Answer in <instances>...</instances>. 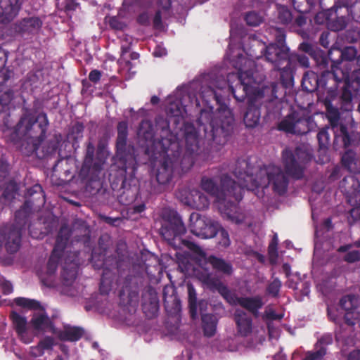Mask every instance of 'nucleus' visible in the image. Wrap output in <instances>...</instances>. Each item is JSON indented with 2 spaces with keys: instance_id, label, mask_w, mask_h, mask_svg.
Segmentation results:
<instances>
[{
  "instance_id": "26",
  "label": "nucleus",
  "mask_w": 360,
  "mask_h": 360,
  "mask_svg": "<svg viewBox=\"0 0 360 360\" xmlns=\"http://www.w3.org/2000/svg\"><path fill=\"white\" fill-rule=\"evenodd\" d=\"M196 276L206 288L212 292H218L226 302L232 300L231 295L233 292L221 281L219 276L207 271L198 272Z\"/></svg>"
},
{
  "instance_id": "48",
  "label": "nucleus",
  "mask_w": 360,
  "mask_h": 360,
  "mask_svg": "<svg viewBox=\"0 0 360 360\" xmlns=\"http://www.w3.org/2000/svg\"><path fill=\"white\" fill-rule=\"evenodd\" d=\"M358 174L352 173V174L348 175L343 179L342 186L345 187V190L347 192L355 193L359 191L360 181L359 176H357Z\"/></svg>"
},
{
  "instance_id": "19",
  "label": "nucleus",
  "mask_w": 360,
  "mask_h": 360,
  "mask_svg": "<svg viewBox=\"0 0 360 360\" xmlns=\"http://www.w3.org/2000/svg\"><path fill=\"white\" fill-rule=\"evenodd\" d=\"M266 98H259L255 101V100L252 99L248 101V105L247 108V110L244 115L243 121L245 126L248 128H253L256 127L260 120L261 112L259 105L264 103L265 107L266 108L267 114H277L281 112V106L278 104H276L275 102L271 103L270 105L271 112L269 111L267 108V105H269L268 101H266Z\"/></svg>"
},
{
  "instance_id": "47",
  "label": "nucleus",
  "mask_w": 360,
  "mask_h": 360,
  "mask_svg": "<svg viewBox=\"0 0 360 360\" xmlns=\"http://www.w3.org/2000/svg\"><path fill=\"white\" fill-rule=\"evenodd\" d=\"M61 135L55 134L53 137L49 140L43 146H42V155L39 157L40 158H44L48 157L49 155H52L55 154L58 148L59 144L61 141Z\"/></svg>"
},
{
  "instance_id": "58",
  "label": "nucleus",
  "mask_w": 360,
  "mask_h": 360,
  "mask_svg": "<svg viewBox=\"0 0 360 360\" xmlns=\"http://www.w3.org/2000/svg\"><path fill=\"white\" fill-rule=\"evenodd\" d=\"M54 345V339L51 336H46L40 340L36 347L39 355H42L45 350L52 349Z\"/></svg>"
},
{
  "instance_id": "37",
  "label": "nucleus",
  "mask_w": 360,
  "mask_h": 360,
  "mask_svg": "<svg viewBox=\"0 0 360 360\" xmlns=\"http://www.w3.org/2000/svg\"><path fill=\"white\" fill-rule=\"evenodd\" d=\"M342 166L349 172L359 174L360 172V165L356 153L352 150H347L342 156L341 159Z\"/></svg>"
},
{
  "instance_id": "10",
  "label": "nucleus",
  "mask_w": 360,
  "mask_h": 360,
  "mask_svg": "<svg viewBox=\"0 0 360 360\" xmlns=\"http://www.w3.org/2000/svg\"><path fill=\"white\" fill-rule=\"evenodd\" d=\"M281 160L285 174L292 179L300 180L303 178L307 166L312 160V155L300 146L295 149L286 148L282 151Z\"/></svg>"
},
{
  "instance_id": "14",
  "label": "nucleus",
  "mask_w": 360,
  "mask_h": 360,
  "mask_svg": "<svg viewBox=\"0 0 360 360\" xmlns=\"http://www.w3.org/2000/svg\"><path fill=\"white\" fill-rule=\"evenodd\" d=\"M186 142V151L183 156H181L182 148L179 143V163L177 167H181L182 170L188 169L192 167L195 162L194 155L200 152V142L198 131L193 123H185L184 124V134Z\"/></svg>"
},
{
  "instance_id": "49",
  "label": "nucleus",
  "mask_w": 360,
  "mask_h": 360,
  "mask_svg": "<svg viewBox=\"0 0 360 360\" xmlns=\"http://www.w3.org/2000/svg\"><path fill=\"white\" fill-rule=\"evenodd\" d=\"M14 302L17 306L30 310H44L41 303L34 299L19 297L14 299Z\"/></svg>"
},
{
  "instance_id": "59",
  "label": "nucleus",
  "mask_w": 360,
  "mask_h": 360,
  "mask_svg": "<svg viewBox=\"0 0 360 360\" xmlns=\"http://www.w3.org/2000/svg\"><path fill=\"white\" fill-rule=\"evenodd\" d=\"M357 0H338L334 2L333 8L337 12L338 9L345 8L347 14L352 15V7Z\"/></svg>"
},
{
  "instance_id": "15",
  "label": "nucleus",
  "mask_w": 360,
  "mask_h": 360,
  "mask_svg": "<svg viewBox=\"0 0 360 360\" xmlns=\"http://www.w3.org/2000/svg\"><path fill=\"white\" fill-rule=\"evenodd\" d=\"M314 126L315 122L311 117L292 111L279 122L278 129L291 134L304 135L311 131Z\"/></svg>"
},
{
  "instance_id": "18",
  "label": "nucleus",
  "mask_w": 360,
  "mask_h": 360,
  "mask_svg": "<svg viewBox=\"0 0 360 360\" xmlns=\"http://www.w3.org/2000/svg\"><path fill=\"white\" fill-rule=\"evenodd\" d=\"M255 167L252 166L246 160L238 159L236 162L233 173L238 180L236 184L240 186L243 195L245 188L252 191L255 189L256 186H253L254 180L259 179L257 177L258 170L255 174Z\"/></svg>"
},
{
  "instance_id": "4",
  "label": "nucleus",
  "mask_w": 360,
  "mask_h": 360,
  "mask_svg": "<svg viewBox=\"0 0 360 360\" xmlns=\"http://www.w3.org/2000/svg\"><path fill=\"white\" fill-rule=\"evenodd\" d=\"M24 110L11 139L15 143L21 142V152L30 156L34 153L38 154L39 146L46 139L49 121L44 112L35 115L32 110L25 108Z\"/></svg>"
},
{
  "instance_id": "17",
  "label": "nucleus",
  "mask_w": 360,
  "mask_h": 360,
  "mask_svg": "<svg viewBox=\"0 0 360 360\" xmlns=\"http://www.w3.org/2000/svg\"><path fill=\"white\" fill-rule=\"evenodd\" d=\"M120 168L124 172L125 175L122 180L120 187L122 191L118 195V200L122 205H130L136 202L138 198H140L138 181L135 177L137 168L134 172H131L130 169L125 172L122 167Z\"/></svg>"
},
{
  "instance_id": "11",
  "label": "nucleus",
  "mask_w": 360,
  "mask_h": 360,
  "mask_svg": "<svg viewBox=\"0 0 360 360\" xmlns=\"http://www.w3.org/2000/svg\"><path fill=\"white\" fill-rule=\"evenodd\" d=\"M257 177L253 186L257 188H266L271 185L273 191L279 195H284L289 184V180L285 172L281 167L274 165L260 168L257 172Z\"/></svg>"
},
{
  "instance_id": "51",
  "label": "nucleus",
  "mask_w": 360,
  "mask_h": 360,
  "mask_svg": "<svg viewBox=\"0 0 360 360\" xmlns=\"http://www.w3.org/2000/svg\"><path fill=\"white\" fill-rule=\"evenodd\" d=\"M278 19L283 25H288L292 21V15L290 10L285 6L278 5Z\"/></svg>"
},
{
  "instance_id": "12",
  "label": "nucleus",
  "mask_w": 360,
  "mask_h": 360,
  "mask_svg": "<svg viewBox=\"0 0 360 360\" xmlns=\"http://www.w3.org/2000/svg\"><path fill=\"white\" fill-rule=\"evenodd\" d=\"M91 262L95 269H103L99 290L102 295H108L112 290L115 274L113 271L118 268V261L115 255L105 257V255L92 252Z\"/></svg>"
},
{
  "instance_id": "30",
  "label": "nucleus",
  "mask_w": 360,
  "mask_h": 360,
  "mask_svg": "<svg viewBox=\"0 0 360 360\" xmlns=\"http://www.w3.org/2000/svg\"><path fill=\"white\" fill-rule=\"evenodd\" d=\"M299 49L307 53L320 69H326L328 67L329 58L324 51L308 42L301 43Z\"/></svg>"
},
{
  "instance_id": "23",
  "label": "nucleus",
  "mask_w": 360,
  "mask_h": 360,
  "mask_svg": "<svg viewBox=\"0 0 360 360\" xmlns=\"http://www.w3.org/2000/svg\"><path fill=\"white\" fill-rule=\"evenodd\" d=\"M79 252H67L62 265L60 280L64 287L69 288L75 282L79 265Z\"/></svg>"
},
{
  "instance_id": "57",
  "label": "nucleus",
  "mask_w": 360,
  "mask_h": 360,
  "mask_svg": "<svg viewBox=\"0 0 360 360\" xmlns=\"http://www.w3.org/2000/svg\"><path fill=\"white\" fill-rule=\"evenodd\" d=\"M355 298L354 296L351 295H347L343 296L339 302V305L342 309L347 311H353L356 309V305L354 304Z\"/></svg>"
},
{
  "instance_id": "38",
  "label": "nucleus",
  "mask_w": 360,
  "mask_h": 360,
  "mask_svg": "<svg viewBox=\"0 0 360 360\" xmlns=\"http://www.w3.org/2000/svg\"><path fill=\"white\" fill-rule=\"evenodd\" d=\"M188 309L191 318L195 320L198 316V306L201 308L203 300L198 302L196 290L191 283L187 284Z\"/></svg>"
},
{
  "instance_id": "33",
  "label": "nucleus",
  "mask_w": 360,
  "mask_h": 360,
  "mask_svg": "<svg viewBox=\"0 0 360 360\" xmlns=\"http://www.w3.org/2000/svg\"><path fill=\"white\" fill-rule=\"evenodd\" d=\"M182 201L186 205L198 210L207 209L210 205L207 197L198 189L191 190Z\"/></svg>"
},
{
  "instance_id": "1",
  "label": "nucleus",
  "mask_w": 360,
  "mask_h": 360,
  "mask_svg": "<svg viewBox=\"0 0 360 360\" xmlns=\"http://www.w3.org/2000/svg\"><path fill=\"white\" fill-rule=\"evenodd\" d=\"M200 97L207 108L200 111L197 119L198 131L204 133V139L208 146H222L233 131L232 111L224 103V97L210 86L202 89Z\"/></svg>"
},
{
  "instance_id": "34",
  "label": "nucleus",
  "mask_w": 360,
  "mask_h": 360,
  "mask_svg": "<svg viewBox=\"0 0 360 360\" xmlns=\"http://www.w3.org/2000/svg\"><path fill=\"white\" fill-rule=\"evenodd\" d=\"M266 44L255 37L250 36L249 37V42L245 45V50L247 55L252 58L259 60L264 58L266 49Z\"/></svg>"
},
{
  "instance_id": "24",
  "label": "nucleus",
  "mask_w": 360,
  "mask_h": 360,
  "mask_svg": "<svg viewBox=\"0 0 360 360\" xmlns=\"http://www.w3.org/2000/svg\"><path fill=\"white\" fill-rule=\"evenodd\" d=\"M43 25L39 17H25L13 23L12 29L15 34L25 39H31L39 34Z\"/></svg>"
},
{
  "instance_id": "7",
  "label": "nucleus",
  "mask_w": 360,
  "mask_h": 360,
  "mask_svg": "<svg viewBox=\"0 0 360 360\" xmlns=\"http://www.w3.org/2000/svg\"><path fill=\"white\" fill-rule=\"evenodd\" d=\"M162 219L160 234L169 245L174 249H178L181 245H184L195 252L201 251L200 248L195 243L181 238L186 229L176 211L169 208L164 209L162 212Z\"/></svg>"
},
{
  "instance_id": "5",
  "label": "nucleus",
  "mask_w": 360,
  "mask_h": 360,
  "mask_svg": "<svg viewBox=\"0 0 360 360\" xmlns=\"http://www.w3.org/2000/svg\"><path fill=\"white\" fill-rule=\"evenodd\" d=\"M184 109L180 101L176 100L170 102L166 108L167 118L157 116L155 120V127L150 121H142L139 127L138 134L145 140L163 139L165 137H169L163 133V129L158 126L159 119H162L167 124L165 128L171 135L175 137V141H179V132L181 131L184 134V124L188 123V122H184Z\"/></svg>"
},
{
  "instance_id": "41",
  "label": "nucleus",
  "mask_w": 360,
  "mask_h": 360,
  "mask_svg": "<svg viewBox=\"0 0 360 360\" xmlns=\"http://www.w3.org/2000/svg\"><path fill=\"white\" fill-rule=\"evenodd\" d=\"M10 318L18 335L22 336L27 332L28 323L26 317L20 315L16 311H11Z\"/></svg>"
},
{
  "instance_id": "53",
  "label": "nucleus",
  "mask_w": 360,
  "mask_h": 360,
  "mask_svg": "<svg viewBox=\"0 0 360 360\" xmlns=\"http://www.w3.org/2000/svg\"><path fill=\"white\" fill-rule=\"evenodd\" d=\"M101 169V165L94 162V157L85 156L81 169V174H88L92 171L99 172Z\"/></svg>"
},
{
  "instance_id": "54",
  "label": "nucleus",
  "mask_w": 360,
  "mask_h": 360,
  "mask_svg": "<svg viewBox=\"0 0 360 360\" xmlns=\"http://www.w3.org/2000/svg\"><path fill=\"white\" fill-rule=\"evenodd\" d=\"M68 159L61 158L57 160L53 167V172L56 174H63L67 177L70 174V168L68 167Z\"/></svg>"
},
{
  "instance_id": "27",
  "label": "nucleus",
  "mask_w": 360,
  "mask_h": 360,
  "mask_svg": "<svg viewBox=\"0 0 360 360\" xmlns=\"http://www.w3.org/2000/svg\"><path fill=\"white\" fill-rule=\"evenodd\" d=\"M231 300L228 303L231 306L239 305L250 312L255 318L259 317V310L264 306V301L260 295L252 297H238L235 293L231 295Z\"/></svg>"
},
{
  "instance_id": "55",
  "label": "nucleus",
  "mask_w": 360,
  "mask_h": 360,
  "mask_svg": "<svg viewBox=\"0 0 360 360\" xmlns=\"http://www.w3.org/2000/svg\"><path fill=\"white\" fill-rule=\"evenodd\" d=\"M14 97V92L8 89L0 94V114L8 110V105Z\"/></svg>"
},
{
  "instance_id": "36",
  "label": "nucleus",
  "mask_w": 360,
  "mask_h": 360,
  "mask_svg": "<svg viewBox=\"0 0 360 360\" xmlns=\"http://www.w3.org/2000/svg\"><path fill=\"white\" fill-rule=\"evenodd\" d=\"M206 262L210 264L212 269L217 272L221 273L225 276H231L233 272L231 263L226 262L222 258L210 255L206 259Z\"/></svg>"
},
{
  "instance_id": "6",
  "label": "nucleus",
  "mask_w": 360,
  "mask_h": 360,
  "mask_svg": "<svg viewBox=\"0 0 360 360\" xmlns=\"http://www.w3.org/2000/svg\"><path fill=\"white\" fill-rule=\"evenodd\" d=\"M158 123V126L163 129V133L169 137H165L163 139H153L148 141L152 142L158 153L164 155L163 159L157 168L155 176L159 184L167 185L171 181L174 170L179 163V141H175V137L171 135L165 128L167 124L165 120L159 119Z\"/></svg>"
},
{
  "instance_id": "60",
  "label": "nucleus",
  "mask_w": 360,
  "mask_h": 360,
  "mask_svg": "<svg viewBox=\"0 0 360 360\" xmlns=\"http://www.w3.org/2000/svg\"><path fill=\"white\" fill-rule=\"evenodd\" d=\"M282 286L281 281L278 278H275L274 280L267 285L266 293L273 297H277L279 295L281 288Z\"/></svg>"
},
{
  "instance_id": "35",
  "label": "nucleus",
  "mask_w": 360,
  "mask_h": 360,
  "mask_svg": "<svg viewBox=\"0 0 360 360\" xmlns=\"http://www.w3.org/2000/svg\"><path fill=\"white\" fill-rule=\"evenodd\" d=\"M34 330L37 331L46 330L47 329L53 332L54 326L47 314L44 311L42 313L34 314L30 322Z\"/></svg>"
},
{
  "instance_id": "43",
  "label": "nucleus",
  "mask_w": 360,
  "mask_h": 360,
  "mask_svg": "<svg viewBox=\"0 0 360 360\" xmlns=\"http://www.w3.org/2000/svg\"><path fill=\"white\" fill-rule=\"evenodd\" d=\"M338 9V11H339ZM330 11H334L335 14V17L334 18L330 19L329 18H326L325 20L326 21L328 27L334 32H338L343 30L347 25V19L345 16L341 15L338 16V11H335L333 8V6L330 8Z\"/></svg>"
},
{
  "instance_id": "2",
  "label": "nucleus",
  "mask_w": 360,
  "mask_h": 360,
  "mask_svg": "<svg viewBox=\"0 0 360 360\" xmlns=\"http://www.w3.org/2000/svg\"><path fill=\"white\" fill-rule=\"evenodd\" d=\"M45 202V195L41 185L37 184L27 188L24 204L15 213V222L0 228V246H4L8 253L13 254L18 251L21 245L22 233L27 225L32 238H44V233L33 230L29 222L31 214L39 211Z\"/></svg>"
},
{
  "instance_id": "52",
  "label": "nucleus",
  "mask_w": 360,
  "mask_h": 360,
  "mask_svg": "<svg viewBox=\"0 0 360 360\" xmlns=\"http://www.w3.org/2000/svg\"><path fill=\"white\" fill-rule=\"evenodd\" d=\"M329 127L326 126L321 128L317 134V140L319 149H326L330 145V135L328 133Z\"/></svg>"
},
{
  "instance_id": "3",
  "label": "nucleus",
  "mask_w": 360,
  "mask_h": 360,
  "mask_svg": "<svg viewBox=\"0 0 360 360\" xmlns=\"http://www.w3.org/2000/svg\"><path fill=\"white\" fill-rule=\"evenodd\" d=\"M235 68L238 69L237 73L232 72L227 75L229 89L234 98L238 102H243L246 98H248V101L252 99L258 101L259 98H266V101L269 103L267 108L271 112V102L277 97L278 85L273 84L271 86H263L261 88L255 86L257 82L255 74L259 70L257 63L252 59L240 55Z\"/></svg>"
},
{
  "instance_id": "29",
  "label": "nucleus",
  "mask_w": 360,
  "mask_h": 360,
  "mask_svg": "<svg viewBox=\"0 0 360 360\" xmlns=\"http://www.w3.org/2000/svg\"><path fill=\"white\" fill-rule=\"evenodd\" d=\"M22 0L0 1V23L8 24L18 14Z\"/></svg>"
},
{
  "instance_id": "50",
  "label": "nucleus",
  "mask_w": 360,
  "mask_h": 360,
  "mask_svg": "<svg viewBox=\"0 0 360 360\" xmlns=\"http://www.w3.org/2000/svg\"><path fill=\"white\" fill-rule=\"evenodd\" d=\"M339 53L340 56L339 58L337 59L335 61H341L342 65H345L342 63L343 60L347 61H352L354 60L356 57L357 51L356 49L353 46H347L344 48L342 50H340L339 49H335ZM333 64V61H335L333 59H330Z\"/></svg>"
},
{
  "instance_id": "64",
  "label": "nucleus",
  "mask_w": 360,
  "mask_h": 360,
  "mask_svg": "<svg viewBox=\"0 0 360 360\" xmlns=\"http://www.w3.org/2000/svg\"><path fill=\"white\" fill-rule=\"evenodd\" d=\"M109 26L115 30H122L125 27V24L121 22L116 16H111L108 20Z\"/></svg>"
},
{
  "instance_id": "40",
  "label": "nucleus",
  "mask_w": 360,
  "mask_h": 360,
  "mask_svg": "<svg viewBox=\"0 0 360 360\" xmlns=\"http://www.w3.org/2000/svg\"><path fill=\"white\" fill-rule=\"evenodd\" d=\"M201 319L204 335L208 338L214 336L217 325L216 316L211 314H205L202 315Z\"/></svg>"
},
{
  "instance_id": "22",
  "label": "nucleus",
  "mask_w": 360,
  "mask_h": 360,
  "mask_svg": "<svg viewBox=\"0 0 360 360\" xmlns=\"http://www.w3.org/2000/svg\"><path fill=\"white\" fill-rule=\"evenodd\" d=\"M271 77L277 78V80L270 83L269 86H271L273 84L278 85L276 96L277 97L274 98L271 102H275L279 105H282V103L278 99L279 95H281L283 91L288 87L291 86L293 84V68L292 67V62L288 65L281 66L280 68H272L271 70Z\"/></svg>"
},
{
  "instance_id": "32",
  "label": "nucleus",
  "mask_w": 360,
  "mask_h": 360,
  "mask_svg": "<svg viewBox=\"0 0 360 360\" xmlns=\"http://www.w3.org/2000/svg\"><path fill=\"white\" fill-rule=\"evenodd\" d=\"M238 333L242 337H247L252 332V319L245 311L237 309L234 313Z\"/></svg>"
},
{
  "instance_id": "46",
  "label": "nucleus",
  "mask_w": 360,
  "mask_h": 360,
  "mask_svg": "<svg viewBox=\"0 0 360 360\" xmlns=\"http://www.w3.org/2000/svg\"><path fill=\"white\" fill-rule=\"evenodd\" d=\"M295 10L300 13L310 12L316 6L321 8V0H291Z\"/></svg>"
},
{
  "instance_id": "61",
  "label": "nucleus",
  "mask_w": 360,
  "mask_h": 360,
  "mask_svg": "<svg viewBox=\"0 0 360 360\" xmlns=\"http://www.w3.org/2000/svg\"><path fill=\"white\" fill-rule=\"evenodd\" d=\"M245 20L250 26H258L262 23V18L257 12L251 11L245 14Z\"/></svg>"
},
{
  "instance_id": "20",
  "label": "nucleus",
  "mask_w": 360,
  "mask_h": 360,
  "mask_svg": "<svg viewBox=\"0 0 360 360\" xmlns=\"http://www.w3.org/2000/svg\"><path fill=\"white\" fill-rule=\"evenodd\" d=\"M220 228V224L205 216L196 214L191 216L190 229L193 234L202 238H211L214 237Z\"/></svg>"
},
{
  "instance_id": "13",
  "label": "nucleus",
  "mask_w": 360,
  "mask_h": 360,
  "mask_svg": "<svg viewBox=\"0 0 360 360\" xmlns=\"http://www.w3.org/2000/svg\"><path fill=\"white\" fill-rule=\"evenodd\" d=\"M117 136L115 144V158L117 160V164L125 172L130 169L134 172L136 169V159L129 147L127 146L128 136V123L127 121L119 122L117 126Z\"/></svg>"
},
{
  "instance_id": "45",
  "label": "nucleus",
  "mask_w": 360,
  "mask_h": 360,
  "mask_svg": "<svg viewBox=\"0 0 360 360\" xmlns=\"http://www.w3.org/2000/svg\"><path fill=\"white\" fill-rule=\"evenodd\" d=\"M164 307L169 316H176L181 309V300L176 295L165 296Z\"/></svg>"
},
{
  "instance_id": "39",
  "label": "nucleus",
  "mask_w": 360,
  "mask_h": 360,
  "mask_svg": "<svg viewBox=\"0 0 360 360\" xmlns=\"http://www.w3.org/2000/svg\"><path fill=\"white\" fill-rule=\"evenodd\" d=\"M84 330L81 327L67 326L60 331L58 336L61 340L76 342L82 338Z\"/></svg>"
},
{
  "instance_id": "42",
  "label": "nucleus",
  "mask_w": 360,
  "mask_h": 360,
  "mask_svg": "<svg viewBox=\"0 0 360 360\" xmlns=\"http://www.w3.org/2000/svg\"><path fill=\"white\" fill-rule=\"evenodd\" d=\"M64 252L58 249L53 248L46 264V274L49 276H53L56 272L58 264L61 262Z\"/></svg>"
},
{
  "instance_id": "21",
  "label": "nucleus",
  "mask_w": 360,
  "mask_h": 360,
  "mask_svg": "<svg viewBox=\"0 0 360 360\" xmlns=\"http://www.w3.org/2000/svg\"><path fill=\"white\" fill-rule=\"evenodd\" d=\"M330 77L333 78V64L330 70H323L320 75L313 71L306 72L302 79V87L304 91L309 93L325 90Z\"/></svg>"
},
{
  "instance_id": "63",
  "label": "nucleus",
  "mask_w": 360,
  "mask_h": 360,
  "mask_svg": "<svg viewBox=\"0 0 360 360\" xmlns=\"http://www.w3.org/2000/svg\"><path fill=\"white\" fill-rule=\"evenodd\" d=\"M283 317V314H276L275 310L273 309L265 310L264 313L262 316L263 320L267 321L281 320Z\"/></svg>"
},
{
  "instance_id": "28",
  "label": "nucleus",
  "mask_w": 360,
  "mask_h": 360,
  "mask_svg": "<svg viewBox=\"0 0 360 360\" xmlns=\"http://www.w3.org/2000/svg\"><path fill=\"white\" fill-rule=\"evenodd\" d=\"M240 201V200H235L232 196H229L226 201L220 202L221 205L220 207L221 212L229 220L236 224L243 223L245 219V213L238 205Z\"/></svg>"
},
{
  "instance_id": "44",
  "label": "nucleus",
  "mask_w": 360,
  "mask_h": 360,
  "mask_svg": "<svg viewBox=\"0 0 360 360\" xmlns=\"http://www.w3.org/2000/svg\"><path fill=\"white\" fill-rule=\"evenodd\" d=\"M71 229L68 224H63L58 233L54 248L64 252L68 240L71 236Z\"/></svg>"
},
{
  "instance_id": "16",
  "label": "nucleus",
  "mask_w": 360,
  "mask_h": 360,
  "mask_svg": "<svg viewBox=\"0 0 360 360\" xmlns=\"http://www.w3.org/2000/svg\"><path fill=\"white\" fill-rule=\"evenodd\" d=\"M326 103L325 105L326 116L331 129L333 130L335 138H340L345 148L352 146L354 142V134L348 131L345 125H340V113L338 108L333 106L332 103H329L328 100Z\"/></svg>"
},
{
  "instance_id": "56",
  "label": "nucleus",
  "mask_w": 360,
  "mask_h": 360,
  "mask_svg": "<svg viewBox=\"0 0 360 360\" xmlns=\"http://www.w3.org/2000/svg\"><path fill=\"white\" fill-rule=\"evenodd\" d=\"M316 351H308L305 353L304 358L302 360H323L326 354V348L321 346L318 347V343L316 345Z\"/></svg>"
},
{
  "instance_id": "8",
  "label": "nucleus",
  "mask_w": 360,
  "mask_h": 360,
  "mask_svg": "<svg viewBox=\"0 0 360 360\" xmlns=\"http://www.w3.org/2000/svg\"><path fill=\"white\" fill-rule=\"evenodd\" d=\"M333 74L335 82L343 84L340 95L342 104H350L360 91V67L351 71L348 65H342L341 61H333Z\"/></svg>"
},
{
  "instance_id": "9",
  "label": "nucleus",
  "mask_w": 360,
  "mask_h": 360,
  "mask_svg": "<svg viewBox=\"0 0 360 360\" xmlns=\"http://www.w3.org/2000/svg\"><path fill=\"white\" fill-rule=\"evenodd\" d=\"M201 188L216 198L220 203L226 201L229 196L233 197L235 200L243 199L242 189L236 184V181L232 179L228 174H223L220 177V186L213 178L202 176L200 181Z\"/></svg>"
},
{
  "instance_id": "25",
  "label": "nucleus",
  "mask_w": 360,
  "mask_h": 360,
  "mask_svg": "<svg viewBox=\"0 0 360 360\" xmlns=\"http://www.w3.org/2000/svg\"><path fill=\"white\" fill-rule=\"evenodd\" d=\"M264 59L273 65V68H280L292 62V54L287 46L269 44L266 46Z\"/></svg>"
},
{
  "instance_id": "62",
  "label": "nucleus",
  "mask_w": 360,
  "mask_h": 360,
  "mask_svg": "<svg viewBox=\"0 0 360 360\" xmlns=\"http://www.w3.org/2000/svg\"><path fill=\"white\" fill-rule=\"evenodd\" d=\"M278 243V236H277V234L276 233L274 236V237L268 247V253L271 258H272V257L276 258L278 257V248H277Z\"/></svg>"
},
{
  "instance_id": "31",
  "label": "nucleus",
  "mask_w": 360,
  "mask_h": 360,
  "mask_svg": "<svg viewBox=\"0 0 360 360\" xmlns=\"http://www.w3.org/2000/svg\"><path fill=\"white\" fill-rule=\"evenodd\" d=\"M142 308L146 316L150 319L155 316L159 310V300L155 290L148 288L142 297Z\"/></svg>"
}]
</instances>
